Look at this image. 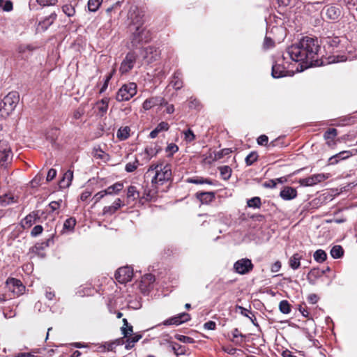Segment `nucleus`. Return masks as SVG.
Segmentation results:
<instances>
[{
    "label": "nucleus",
    "instance_id": "nucleus-40",
    "mask_svg": "<svg viewBox=\"0 0 357 357\" xmlns=\"http://www.w3.org/2000/svg\"><path fill=\"white\" fill-rule=\"evenodd\" d=\"M102 0H89L88 2L89 10L91 12H96L101 5Z\"/></svg>",
    "mask_w": 357,
    "mask_h": 357
},
{
    "label": "nucleus",
    "instance_id": "nucleus-21",
    "mask_svg": "<svg viewBox=\"0 0 357 357\" xmlns=\"http://www.w3.org/2000/svg\"><path fill=\"white\" fill-rule=\"evenodd\" d=\"M109 101V98H104L101 100L97 102L96 107L100 116H102L106 114L108 109Z\"/></svg>",
    "mask_w": 357,
    "mask_h": 357
},
{
    "label": "nucleus",
    "instance_id": "nucleus-36",
    "mask_svg": "<svg viewBox=\"0 0 357 357\" xmlns=\"http://www.w3.org/2000/svg\"><path fill=\"white\" fill-rule=\"evenodd\" d=\"M123 326L121 327V333L124 335V337H127L128 334L132 333V326L128 324L126 319H123Z\"/></svg>",
    "mask_w": 357,
    "mask_h": 357
},
{
    "label": "nucleus",
    "instance_id": "nucleus-46",
    "mask_svg": "<svg viewBox=\"0 0 357 357\" xmlns=\"http://www.w3.org/2000/svg\"><path fill=\"white\" fill-rule=\"evenodd\" d=\"M139 165V161L135 159L133 162H128L126 165L125 169L127 172H134Z\"/></svg>",
    "mask_w": 357,
    "mask_h": 357
},
{
    "label": "nucleus",
    "instance_id": "nucleus-47",
    "mask_svg": "<svg viewBox=\"0 0 357 357\" xmlns=\"http://www.w3.org/2000/svg\"><path fill=\"white\" fill-rule=\"evenodd\" d=\"M175 338L183 343L192 344L195 342L193 338L183 335L177 334L175 335Z\"/></svg>",
    "mask_w": 357,
    "mask_h": 357
},
{
    "label": "nucleus",
    "instance_id": "nucleus-18",
    "mask_svg": "<svg viewBox=\"0 0 357 357\" xmlns=\"http://www.w3.org/2000/svg\"><path fill=\"white\" fill-rule=\"evenodd\" d=\"M351 155L349 151H343L331 157L328 160V165H333L337 164L340 160L349 158Z\"/></svg>",
    "mask_w": 357,
    "mask_h": 357
},
{
    "label": "nucleus",
    "instance_id": "nucleus-50",
    "mask_svg": "<svg viewBox=\"0 0 357 357\" xmlns=\"http://www.w3.org/2000/svg\"><path fill=\"white\" fill-rule=\"evenodd\" d=\"M178 151V147L174 143L169 144L166 148V152L168 153L169 156L173 155V154Z\"/></svg>",
    "mask_w": 357,
    "mask_h": 357
},
{
    "label": "nucleus",
    "instance_id": "nucleus-63",
    "mask_svg": "<svg viewBox=\"0 0 357 357\" xmlns=\"http://www.w3.org/2000/svg\"><path fill=\"white\" fill-rule=\"evenodd\" d=\"M56 176V170L54 169H50L48 172H47V177H46V180L47 181H51L52 180H53L55 176Z\"/></svg>",
    "mask_w": 357,
    "mask_h": 357
},
{
    "label": "nucleus",
    "instance_id": "nucleus-17",
    "mask_svg": "<svg viewBox=\"0 0 357 357\" xmlns=\"http://www.w3.org/2000/svg\"><path fill=\"white\" fill-rule=\"evenodd\" d=\"M280 196L284 200H291L296 197L297 191L295 188L289 186H285L280 193Z\"/></svg>",
    "mask_w": 357,
    "mask_h": 357
},
{
    "label": "nucleus",
    "instance_id": "nucleus-53",
    "mask_svg": "<svg viewBox=\"0 0 357 357\" xmlns=\"http://www.w3.org/2000/svg\"><path fill=\"white\" fill-rule=\"evenodd\" d=\"M257 143L261 146H266L268 148V137L266 135H261L257 138Z\"/></svg>",
    "mask_w": 357,
    "mask_h": 357
},
{
    "label": "nucleus",
    "instance_id": "nucleus-3",
    "mask_svg": "<svg viewBox=\"0 0 357 357\" xmlns=\"http://www.w3.org/2000/svg\"><path fill=\"white\" fill-rule=\"evenodd\" d=\"M20 100V96L17 91L8 93L0 101V112L2 115H9L16 107Z\"/></svg>",
    "mask_w": 357,
    "mask_h": 357
},
{
    "label": "nucleus",
    "instance_id": "nucleus-44",
    "mask_svg": "<svg viewBox=\"0 0 357 357\" xmlns=\"http://www.w3.org/2000/svg\"><path fill=\"white\" fill-rule=\"evenodd\" d=\"M56 14H52L49 16V17L46 18L45 20H43L42 22L40 23V25L42 26L43 29H46L48 26H50L51 24H52L53 21L56 18Z\"/></svg>",
    "mask_w": 357,
    "mask_h": 357
},
{
    "label": "nucleus",
    "instance_id": "nucleus-28",
    "mask_svg": "<svg viewBox=\"0 0 357 357\" xmlns=\"http://www.w3.org/2000/svg\"><path fill=\"white\" fill-rule=\"evenodd\" d=\"M298 183L302 186H313L317 184L314 174L307 178L299 179Z\"/></svg>",
    "mask_w": 357,
    "mask_h": 357
},
{
    "label": "nucleus",
    "instance_id": "nucleus-27",
    "mask_svg": "<svg viewBox=\"0 0 357 357\" xmlns=\"http://www.w3.org/2000/svg\"><path fill=\"white\" fill-rule=\"evenodd\" d=\"M189 183L194 184H208L213 185V181L210 178H204L203 177L189 178L187 180Z\"/></svg>",
    "mask_w": 357,
    "mask_h": 357
},
{
    "label": "nucleus",
    "instance_id": "nucleus-7",
    "mask_svg": "<svg viewBox=\"0 0 357 357\" xmlns=\"http://www.w3.org/2000/svg\"><path fill=\"white\" fill-rule=\"evenodd\" d=\"M254 268L252 261L248 258H243L238 260L234 264L235 271L241 275H245L250 273Z\"/></svg>",
    "mask_w": 357,
    "mask_h": 357
},
{
    "label": "nucleus",
    "instance_id": "nucleus-16",
    "mask_svg": "<svg viewBox=\"0 0 357 357\" xmlns=\"http://www.w3.org/2000/svg\"><path fill=\"white\" fill-rule=\"evenodd\" d=\"M195 196L202 204H208L215 199L213 192H197Z\"/></svg>",
    "mask_w": 357,
    "mask_h": 357
},
{
    "label": "nucleus",
    "instance_id": "nucleus-37",
    "mask_svg": "<svg viewBox=\"0 0 357 357\" xmlns=\"http://www.w3.org/2000/svg\"><path fill=\"white\" fill-rule=\"evenodd\" d=\"M139 197V192L137 190L135 186L130 185L128 188L127 197L132 200L137 199Z\"/></svg>",
    "mask_w": 357,
    "mask_h": 357
},
{
    "label": "nucleus",
    "instance_id": "nucleus-60",
    "mask_svg": "<svg viewBox=\"0 0 357 357\" xmlns=\"http://www.w3.org/2000/svg\"><path fill=\"white\" fill-rule=\"evenodd\" d=\"M160 132L162 131H167L169 128V124L165 121L160 122L155 128Z\"/></svg>",
    "mask_w": 357,
    "mask_h": 357
},
{
    "label": "nucleus",
    "instance_id": "nucleus-54",
    "mask_svg": "<svg viewBox=\"0 0 357 357\" xmlns=\"http://www.w3.org/2000/svg\"><path fill=\"white\" fill-rule=\"evenodd\" d=\"M314 175H315L317 183H321V182L328 179L331 176V174L328 173H327V174L321 173V174H317Z\"/></svg>",
    "mask_w": 357,
    "mask_h": 357
},
{
    "label": "nucleus",
    "instance_id": "nucleus-45",
    "mask_svg": "<svg viewBox=\"0 0 357 357\" xmlns=\"http://www.w3.org/2000/svg\"><path fill=\"white\" fill-rule=\"evenodd\" d=\"M337 135V130L335 128H330L324 133V138L326 139L333 140Z\"/></svg>",
    "mask_w": 357,
    "mask_h": 357
},
{
    "label": "nucleus",
    "instance_id": "nucleus-12",
    "mask_svg": "<svg viewBox=\"0 0 357 357\" xmlns=\"http://www.w3.org/2000/svg\"><path fill=\"white\" fill-rule=\"evenodd\" d=\"M190 316L188 313L182 312L176 316L172 317L163 322L165 326L179 325L190 320Z\"/></svg>",
    "mask_w": 357,
    "mask_h": 357
},
{
    "label": "nucleus",
    "instance_id": "nucleus-6",
    "mask_svg": "<svg viewBox=\"0 0 357 357\" xmlns=\"http://www.w3.org/2000/svg\"><path fill=\"white\" fill-rule=\"evenodd\" d=\"M142 26H137L135 32L132 33L131 43L133 46H137L139 44L146 43L151 40L150 31Z\"/></svg>",
    "mask_w": 357,
    "mask_h": 357
},
{
    "label": "nucleus",
    "instance_id": "nucleus-11",
    "mask_svg": "<svg viewBox=\"0 0 357 357\" xmlns=\"http://www.w3.org/2000/svg\"><path fill=\"white\" fill-rule=\"evenodd\" d=\"M326 17L331 20H337L341 15V10L339 6L335 5H327L324 7L321 11Z\"/></svg>",
    "mask_w": 357,
    "mask_h": 357
},
{
    "label": "nucleus",
    "instance_id": "nucleus-51",
    "mask_svg": "<svg viewBox=\"0 0 357 357\" xmlns=\"http://www.w3.org/2000/svg\"><path fill=\"white\" fill-rule=\"evenodd\" d=\"M183 134L185 135V140L187 142H191L195 140V135L193 133L192 130L190 129H188L183 132Z\"/></svg>",
    "mask_w": 357,
    "mask_h": 357
},
{
    "label": "nucleus",
    "instance_id": "nucleus-19",
    "mask_svg": "<svg viewBox=\"0 0 357 357\" xmlns=\"http://www.w3.org/2000/svg\"><path fill=\"white\" fill-rule=\"evenodd\" d=\"M53 243V240L51 238H50L40 243L36 244L35 246L33 248V250L36 254H38L40 257H44L45 254L43 252H41V251L43 250H44L45 248L49 247L50 243Z\"/></svg>",
    "mask_w": 357,
    "mask_h": 357
},
{
    "label": "nucleus",
    "instance_id": "nucleus-26",
    "mask_svg": "<svg viewBox=\"0 0 357 357\" xmlns=\"http://www.w3.org/2000/svg\"><path fill=\"white\" fill-rule=\"evenodd\" d=\"M271 75L274 78H280L285 76V71L282 66L275 64L272 67Z\"/></svg>",
    "mask_w": 357,
    "mask_h": 357
},
{
    "label": "nucleus",
    "instance_id": "nucleus-10",
    "mask_svg": "<svg viewBox=\"0 0 357 357\" xmlns=\"http://www.w3.org/2000/svg\"><path fill=\"white\" fill-rule=\"evenodd\" d=\"M132 275V269L129 266L119 268L115 273V278L121 284L130 281Z\"/></svg>",
    "mask_w": 357,
    "mask_h": 357
},
{
    "label": "nucleus",
    "instance_id": "nucleus-15",
    "mask_svg": "<svg viewBox=\"0 0 357 357\" xmlns=\"http://www.w3.org/2000/svg\"><path fill=\"white\" fill-rule=\"evenodd\" d=\"M39 218L38 212L33 211L22 220L21 225L24 229L29 228L35 224Z\"/></svg>",
    "mask_w": 357,
    "mask_h": 357
},
{
    "label": "nucleus",
    "instance_id": "nucleus-52",
    "mask_svg": "<svg viewBox=\"0 0 357 357\" xmlns=\"http://www.w3.org/2000/svg\"><path fill=\"white\" fill-rule=\"evenodd\" d=\"M62 10L63 13L69 17L73 16L75 14V9L70 5H64L62 7Z\"/></svg>",
    "mask_w": 357,
    "mask_h": 357
},
{
    "label": "nucleus",
    "instance_id": "nucleus-13",
    "mask_svg": "<svg viewBox=\"0 0 357 357\" xmlns=\"http://www.w3.org/2000/svg\"><path fill=\"white\" fill-rule=\"evenodd\" d=\"M142 56L148 63H152L157 60L159 56V52L158 50L153 46H149L145 47L142 50Z\"/></svg>",
    "mask_w": 357,
    "mask_h": 357
},
{
    "label": "nucleus",
    "instance_id": "nucleus-20",
    "mask_svg": "<svg viewBox=\"0 0 357 357\" xmlns=\"http://www.w3.org/2000/svg\"><path fill=\"white\" fill-rule=\"evenodd\" d=\"M155 281V276L151 273L145 274L142 276L140 282V287L142 289H149Z\"/></svg>",
    "mask_w": 357,
    "mask_h": 357
},
{
    "label": "nucleus",
    "instance_id": "nucleus-33",
    "mask_svg": "<svg viewBox=\"0 0 357 357\" xmlns=\"http://www.w3.org/2000/svg\"><path fill=\"white\" fill-rule=\"evenodd\" d=\"M231 153V151L230 149H224L218 152L214 153V158L213 159L211 158V160H209V162H213L214 161H216L218 160H220L225 155H227Z\"/></svg>",
    "mask_w": 357,
    "mask_h": 357
},
{
    "label": "nucleus",
    "instance_id": "nucleus-57",
    "mask_svg": "<svg viewBox=\"0 0 357 357\" xmlns=\"http://www.w3.org/2000/svg\"><path fill=\"white\" fill-rule=\"evenodd\" d=\"M10 155V149H8V150L6 149H5L3 150V155L1 156V160H0L1 165H4V163L8 160Z\"/></svg>",
    "mask_w": 357,
    "mask_h": 357
},
{
    "label": "nucleus",
    "instance_id": "nucleus-2",
    "mask_svg": "<svg viewBox=\"0 0 357 357\" xmlns=\"http://www.w3.org/2000/svg\"><path fill=\"white\" fill-rule=\"evenodd\" d=\"M151 174H154L151 178L153 185H163L172 178L171 165L169 164L163 165L162 163L153 164L148 169L146 176H150Z\"/></svg>",
    "mask_w": 357,
    "mask_h": 357
},
{
    "label": "nucleus",
    "instance_id": "nucleus-56",
    "mask_svg": "<svg viewBox=\"0 0 357 357\" xmlns=\"http://www.w3.org/2000/svg\"><path fill=\"white\" fill-rule=\"evenodd\" d=\"M116 210L112 206H105L102 210V215H113Z\"/></svg>",
    "mask_w": 357,
    "mask_h": 357
},
{
    "label": "nucleus",
    "instance_id": "nucleus-49",
    "mask_svg": "<svg viewBox=\"0 0 357 357\" xmlns=\"http://www.w3.org/2000/svg\"><path fill=\"white\" fill-rule=\"evenodd\" d=\"M114 73H115V69L114 68L112 72L111 73H109L106 77L105 80L104 82V84H103V85L102 86V87H101V89L100 90V93H102L107 89V88L108 86V83H109V80L111 79V78L112 77V76H113Z\"/></svg>",
    "mask_w": 357,
    "mask_h": 357
},
{
    "label": "nucleus",
    "instance_id": "nucleus-35",
    "mask_svg": "<svg viewBox=\"0 0 357 357\" xmlns=\"http://www.w3.org/2000/svg\"><path fill=\"white\" fill-rule=\"evenodd\" d=\"M220 175L225 180H228L231 175V169L229 166H222L219 167Z\"/></svg>",
    "mask_w": 357,
    "mask_h": 357
},
{
    "label": "nucleus",
    "instance_id": "nucleus-29",
    "mask_svg": "<svg viewBox=\"0 0 357 357\" xmlns=\"http://www.w3.org/2000/svg\"><path fill=\"white\" fill-rule=\"evenodd\" d=\"M142 337L141 335H135L133 337H129L126 340L125 348L127 350L132 349L135 344Z\"/></svg>",
    "mask_w": 357,
    "mask_h": 357
},
{
    "label": "nucleus",
    "instance_id": "nucleus-59",
    "mask_svg": "<svg viewBox=\"0 0 357 357\" xmlns=\"http://www.w3.org/2000/svg\"><path fill=\"white\" fill-rule=\"evenodd\" d=\"M38 3L43 6H48L55 5L57 0H36Z\"/></svg>",
    "mask_w": 357,
    "mask_h": 357
},
{
    "label": "nucleus",
    "instance_id": "nucleus-62",
    "mask_svg": "<svg viewBox=\"0 0 357 357\" xmlns=\"http://www.w3.org/2000/svg\"><path fill=\"white\" fill-rule=\"evenodd\" d=\"M274 41L269 37L266 36L264 41V48L268 49L271 48L274 46Z\"/></svg>",
    "mask_w": 357,
    "mask_h": 357
},
{
    "label": "nucleus",
    "instance_id": "nucleus-58",
    "mask_svg": "<svg viewBox=\"0 0 357 357\" xmlns=\"http://www.w3.org/2000/svg\"><path fill=\"white\" fill-rule=\"evenodd\" d=\"M43 231V228L41 225H36L35 226L31 231V235L32 236H37L38 235H40Z\"/></svg>",
    "mask_w": 357,
    "mask_h": 357
},
{
    "label": "nucleus",
    "instance_id": "nucleus-61",
    "mask_svg": "<svg viewBox=\"0 0 357 357\" xmlns=\"http://www.w3.org/2000/svg\"><path fill=\"white\" fill-rule=\"evenodd\" d=\"M62 199H59V201H53L49 204V206L52 211H54L60 207Z\"/></svg>",
    "mask_w": 357,
    "mask_h": 357
},
{
    "label": "nucleus",
    "instance_id": "nucleus-22",
    "mask_svg": "<svg viewBox=\"0 0 357 357\" xmlns=\"http://www.w3.org/2000/svg\"><path fill=\"white\" fill-rule=\"evenodd\" d=\"M73 178V172L71 170L66 171L63 176V178L60 181V185L61 188L69 187L71 184V181Z\"/></svg>",
    "mask_w": 357,
    "mask_h": 357
},
{
    "label": "nucleus",
    "instance_id": "nucleus-32",
    "mask_svg": "<svg viewBox=\"0 0 357 357\" xmlns=\"http://www.w3.org/2000/svg\"><path fill=\"white\" fill-rule=\"evenodd\" d=\"M344 254V250L340 245H334L331 250V255L334 259L340 258Z\"/></svg>",
    "mask_w": 357,
    "mask_h": 357
},
{
    "label": "nucleus",
    "instance_id": "nucleus-9",
    "mask_svg": "<svg viewBox=\"0 0 357 357\" xmlns=\"http://www.w3.org/2000/svg\"><path fill=\"white\" fill-rule=\"evenodd\" d=\"M136 59L137 56L134 52H128L121 63L119 68L120 73L125 74L132 70L136 62Z\"/></svg>",
    "mask_w": 357,
    "mask_h": 357
},
{
    "label": "nucleus",
    "instance_id": "nucleus-25",
    "mask_svg": "<svg viewBox=\"0 0 357 357\" xmlns=\"http://www.w3.org/2000/svg\"><path fill=\"white\" fill-rule=\"evenodd\" d=\"M123 188V183L121 182H116L114 185L109 186L105 189V193L107 195H114L119 192Z\"/></svg>",
    "mask_w": 357,
    "mask_h": 357
},
{
    "label": "nucleus",
    "instance_id": "nucleus-38",
    "mask_svg": "<svg viewBox=\"0 0 357 357\" xmlns=\"http://www.w3.org/2000/svg\"><path fill=\"white\" fill-rule=\"evenodd\" d=\"M279 310L283 314H289L291 312V305L287 301L283 300L280 302Z\"/></svg>",
    "mask_w": 357,
    "mask_h": 357
},
{
    "label": "nucleus",
    "instance_id": "nucleus-5",
    "mask_svg": "<svg viewBox=\"0 0 357 357\" xmlns=\"http://www.w3.org/2000/svg\"><path fill=\"white\" fill-rule=\"evenodd\" d=\"M144 12L136 5H131L128 13V19L130 24L142 26L144 22Z\"/></svg>",
    "mask_w": 357,
    "mask_h": 357
},
{
    "label": "nucleus",
    "instance_id": "nucleus-34",
    "mask_svg": "<svg viewBox=\"0 0 357 357\" xmlns=\"http://www.w3.org/2000/svg\"><path fill=\"white\" fill-rule=\"evenodd\" d=\"M76 225V220L75 218H69L65 220L63 223V230L73 231Z\"/></svg>",
    "mask_w": 357,
    "mask_h": 357
},
{
    "label": "nucleus",
    "instance_id": "nucleus-31",
    "mask_svg": "<svg viewBox=\"0 0 357 357\" xmlns=\"http://www.w3.org/2000/svg\"><path fill=\"white\" fill-rule=\"evenodd\" d=\"M313 257L317 262L322 263L326 259L327 255L324 250L319 249L315 251Z\"/></svg>",
    "mask_w": 357,
    "mask_h": 357
},
{
    "label": "nucleus",
    "instance_id": "nucleus-41",
    "mask_svg": "<svg viewBox=\"0 0 357 357\" xmlns=\"http://www.w3.org/2000/svg\"><path fill=\"white\" fill-rule=\"evenodd\" d=\"M247 204L249 207L259 208L261 204V199L259 197H252L248 201Z\"/></svg>",
    "mask_w": 357,
    "mask_h": 357
},
{
    "label": "nucleus",
    "instance_id": "nucleus-4",
    "mask_svg": "<svg viewBox=\"0 0 357 357\" xmlns=\"http://www.w3.org/2000/svg\"><path fill=\"white\" fill-rule=\"evenodd\" d=\"M137 93V84L134 82H129L123 84L118 91L116 99L119 102L128 101Z\"/></svg>",
    "mask_w": 357,
    "mask_h": 357
},
{
    "label": "nucleus",
    "instance_id": "nucleus-30",
    "mask_svg": "<svg viewBox=\"0 0 357 357\" xmlns=\"http://www.w3.org/2000/svg\"><path fill=\"white\" fill-rule=\"evenodd\" d=\"M130 129L128 126L121 127L117 132V137L121 140L126 139L130 135Z\"/></svg>",
    "mask_w": 357,
    "mask_h": 357
},
{
    "label": "nucleus",
    "instance_id": "nucleus-48",
    "mask_svg": "<svg viewBox=\"0 0 357 357\" xmlns=\"http://www.w3.org/2000/svg\"><path fill=\"white\" fill-rule=\"evenodd\" d=\"M15 201H14V197H8L7 195L3 196V197H0V204L1 206H6V205H8L11 203H13Z\"/></svg>",
    "mask_w": 357,
    "mask_h": 357
},
{
    "label": "nucleus",
    "instance_id": "nucleus-24",
    "mask_svg": "<svg viewBox=\"0 0 357 357\" xmlns=\"http://www.w3.org/2000/svg\"><path fill=\"white\" fill-rule=\"evenodd\" d=\"M171 84L176 89L178 90L183 86V81L181 77V73L178 71L174 73L172 80L171 81Z\"/></svg>",
    "mask_w": 357,
    "mask_h": 357
},
{
    "label": "nucleus",
    "instance_id": "nucleus-1",
    "mask_svg": "<svg viewBox=\"0 0 357 357\" xmlns=\"http://www.w3.org/2000/svg\"><path fill=\"white\" fill-rule=\"evenodd\" d=\"M319 47L317 39L306 36L289 47L286 53L292 61L301 63V69L297 70L303 71L317 61Z\"/></svg>",
    "mask_w": 357,
    "mask_h": 357
},
{
    "label": "nucleus",
    "instance_id": "nucleus-14",
    "mask_svg": "<svg viewBox=\"0 0 357 357\" xmlns=\"http://www.w3.org/2000/svg\"><path fill=\"white\" fill-rule=\"evenodd\" d=\"M163 105H167V101L165 100L164 98L160 96L151 97L150 98L146 99L143 102V108L145 110H148L151 109L154 106H162Z\"/></svg>",
    "mask_w": 357,
    "mask_h": 357
},
{
    "label": "nucleus",
    "instance_id": "nucleus-8",
    "mask_svg": "<svg viewBox=\"0 0 357 357\" xmlns=\"http://www.w3.org/2000/svg\"><path fill=\"white\" fill-rule=\"evenodd\" d=\"M6 287L8 291H11L14 295H21L25 289V287L22 282L13 278H8L6 282Z\"/></svg>",
    "mask_w": 357,
    "mask_h": 357
},
{
    "label": "nucleus",
    "instance_id": "nucleus-23",
    "mask_svg": "<svg viewBox=\"0 0 357 357\" xmlns=\"http://www.w3.org/2000/svg\"><path fill=\"white\" fill-rule=\"evenodd\" d=\"M302 259V255L299 253L294 254L289 260V266L294 269H298L301 266V260Z\"/></svg>",
    "mask_w": 357,
    "mask_h": 357
},
{
    "label": "nucleus",
    "instance_id": "nucleus-64",
    "mask_svg": "<svg viewBox=\"0 0 357 357\" xmlns=\"http://www.w3.org/2000/svg\"><path fill=\"white\" fill-rule=\"evenodd\" d=\"M222 350L230 355H234L237 351H239L238 349L231 346L223 347Z\"/></svg>",
    "mask_w": 357,
    "mask_h": 357
},
{
    "label": "nucleus",
    "instance_id": "nucleus-42",
    "mask_svg": "<svg viewBox=\"0 0 357 357\" xmlns=\"http://www.w3.org/2000/svg\"><path fill=\"white\" fill-rule=\"evenodd\" d=\"M326 43L328 45L334 48V47H337L339 45V44L340 43V39L337 36L328 37L326 39Z\"/></svg>",
    "mask_w": 357,
    "mask_h": 357
},
{
    "label": "nucleus",
    "instance_id": "nucleus-55",
    "mask_svg": "<svg viewBox=\"0 0 357 357\" xmlns=\"http://www.w3.org/2000/svg\"><path fill=\"white\" fill-rule=\"evenodd\" d=\"M145 152L146 153L150 156L151 158L153 157L154 155H155L158 153V149H157V146H154L153 147V146H149V147H146L145 149Z\"/></svg>",
    "mask_w": 357,
    "mask_h": 357
},
{
    "label": "nucleus",
    "instance_id": "nucleus-39",
    "mask_svg": "<svg viewBox=\"0 0 357 357\" xmlns=\"http://www.w3.org/2000/svg\"><path fill=\"white\" fill-rule=\"evenodd\" d=\"M258 154L255 151H252L245 158V161L248 166L252 165L258 159Z\"/></svg>",
    "mask_w": 357,
    "mask_h": 357
},
{
    "label": "nucleus",
    "instance_id": "nucleus-43",
    "mask_svg": "<svg viewBox=\"0 0 357 357\" xmlns=\"http://www.w3.org/2000/svg\"><path fill=\"white\" fill-rule=\"evenodd\" d=\"M284 146H285V144L282 142V139L280 137H278V138L271 141V142H269V144L268 145V149L271 150L273 147H282Z\"/></svg>",
    "mask_w": 357,
    "mask_h": 357
}]
</instances>
